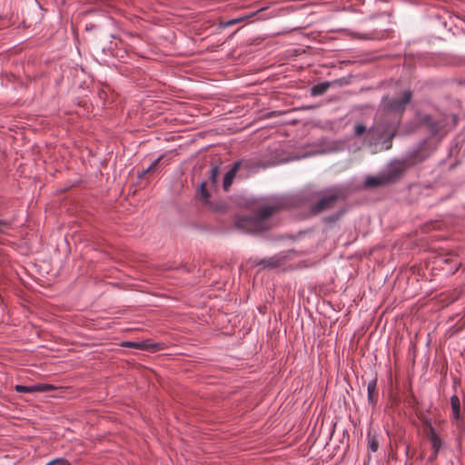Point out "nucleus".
<instances>
[{"instance_id": "obj_1", "label": "nucleus", "mask_w": 465, "mask_h": 465, "mask_svg": "<svg viewBox=\"0 0 465 465\" xmlns=\"http://www.w3.org/2000/svg\"><path fill=\"white\" fill-rule=\"evenodd\" d=\"M421 161L422 159L419 158L418 152L408 154L401 159H395L378 175L367 176L363 183V187L371 189L393 184L400 181L409 169Z\"/></svg>"}, {"instance_id": "obj_2", "label": "nucleus", "mask_w": 465, "mask_h": 465, "mask_svg": "<svg viewBox=\"0 0 465 465\" xmlns=\"http://www.w3.org/2000/svg\"><path fill=\"white\" fill-rule=\"evenodd\" d=\"M280 203L259 206L252 215L239 217L235 223L236 227L250 233H259L268 231L270 227L267 220L282 209Z\"/></svg>"}, {"instance_id": "obj_3", "label": "nucleus", "mask_w": 465, "mask_h": 465, "mask_svg": "<svg viewBox=\"0 0 465 465\" xmlns=\"http://www.w3.org/2000/svg\"><path fill=\"white\" fill-rule=\"evenodd\" d=\"M459 121V117L455 114H444L439 119H434L430 114H424L421 117V123L424 124L431 136L446 135L455 128Z\"/></svg>"}, {"instance_id": "obj_4", "label": "nucleus", "mask_w": 465, "mask_h": 465, "mask_svg": "<svg viewBox=\"0 0 465 465\" xmlns=\"http://www.w3.org/2000/svg\"><path fill=\"white\" fill-rule=\"evenodd\" d=\"M328 192V194L311 205L310 212L312 215H318L324 211L332 209L339 200L346 198V194L341 190H329Z\"/></svg>"}, {"instance_id": "obj_5", "label": "nucleus", "mask_w": 465, "mask_h": 465, "mask_svg": "<svg viewBox=\"0 0 465 465\" xmlns=\"http://www.w3.org/2000/svg\"><path fill=\"white\" fill-rule=\"evenodd\" d=\"M397 134V126L386 124H377L368 130V134L374 141L384 139L385 143H389L386 146L387 149L391 147L392 139Z\"/></svg>"}, {"instance_id": "obj_6", "label": "nucleus", "mask_w": 465, "mask_h": 465, "mask_svg": "<svg viewBox=\"0 0 465 465\" xmlns=\"http://www.w3.org/2000/svg\"><path fill=\"white\" fill-rule=\"evenodd\" d=\"M252 164L248 160H239L236 161L232 168L224 174L223 181V188L225 192H228L233 183L234 178L236 177L237 172L241 169H244L246 171L251 170Z\"/></svg>"}, {"instance_id": "obj_7", "label": "nucleus", "mask_w": 465, "mask_h": 465, "mask_svg": "<svg viewBox=\"0 0 465 465\" xmlns=\"http://www.w3.org/2000/svg\"><path fill=\"white\" fill-rule=\"evenodd\" d=\"M412 98V92L406 90L402 93L401 98H392L383 101L384 108L390 112L402 114L405 111L406 105L411 103Z\"/></svg>"}, {"instance_id": "obj_8", "label": "nucleus", "mask_w": 465, "mask_h": 465, "mask_svg": "<svg viewBox=\"0 0 465 465\" xmlns=\"http://www.w3.org/2000/svg\"><path fill=\"white\" fill-rule=\"evenodd\" d=\"M289 259V255L281 252L268 259H260L255 262L256 265L262 266L263 269H275L283 265Z\"/></svg>"}, {"instance_id": "obj_9", "label": "nucleus", "mask_w": 465, "mask_h": 465, "mask_svg": "<svg viewBox=\"0 0 465 465\" xmlns=\"http://www.w3.org/2000/svg\"><path fill=\"white\" fill-rule=\"evenodd\" d=\"M426 433H427V437L431 444V448H432V450H433V453L431 455V457L430 458V460H434L437 458L438 456V453L440 451V450L441 449L442 447V440L441 438L440 437V435L437 433L435 428L430 424L426 430Z\"/></svg>"}, {"instance_id": "obj_10", "label": "nucleus", "mask_w": 465, "mask_h": 465, "mask_svg": "<svg viewBox=\"0 0 465 465\" xmlns=\"http://www.w3.org/2000/svg\"><path fill=\"white\" fill-rule=\"evenodd\" d=\"M54 388L51 384H35L32 386L15 385V390L19 393L47 392Z\"/></svg>"}, {"instance_id": "obj_11", "label": "nucleus", "mask_w": 465, "mask_h": 465, "mask_svg": "<svg viewBox=\"0 0 465 465\" xmlns=\"http://www.w3.org/2000/svg\"><path fill=\"white\" fill-rule=\"evenodd\" d=\"M377 377L375 376L372 380L368 382L367 393H368V404L374 410L379 401V391L377 389Z\"/></svg>"}, {"instance_id": "obj_12", "label": "nucleus", "mask_w": 465, "mask_h": 465, "mask_svg": "<svg viewBox=\"0 0 465 465\" xmlns=\"http://www.w3.org/2000/svg\"><path fill=\"white\" fill-rule=\"evenodd\" d=\"M347 213V209L345 207L340 208L336 212L332 213L330 215L324 216L322 219L323 224H325L329 228H332L336 223H338Z\"/></svg>"}, {"instance_id": "obj_13", "label": "nucleus", "mask_w": 465, "mask_h": 465, "mask_svg": "<svg viewBox=\"0 0 465 465\" xmlns=\"http://www.w3.org/2000/svg\"><path fill=\"white\" fill-rule=\"evenodd\" d=\"M140 350L155 352L164 349L163 343L153 342L151 340L140 341Z\"/></svg>"}, {"instance_id": "obj_14", "label": "nucleus", "mask_w": 465, "mask_h": 465, "mask_svg": "<svg viewBox=\"0 0 465 465\" xmlns=\"http://www.w3.org/2000/svg\"><path fill=\"white\" fill-rule=\"evenodd\" d=\"M330 85L331 84L329 82L317 84L311 88V94L314 96L323 94L328 90Z\"/></svg>"}, {"instance_id": "obj_15", "label": "nucleus", "mask_w": 465, "mask_h": 465, "mask_svg": "<svg viewBox=\"0 0 465 465\" xmlns=\"http://www.w3.org/2000/svg\"><path fill=\"white\" fill-rule=\"evenodd\" d=\"M450 406L454 419L458 420L460 417V402L457 395L450 397Z\"/></svg>"}, {"instance_id": "obj_16", "label": "nucleus", "mask_w": 465, "mask_h": 465, "mask_svg": "<svg viewBox=\"0 0 465 465\" xmlns=\"http://www.w3.org/2000/svg\"><path fill=\"white\" fill-rule=\"evenodd\" d=\"M368 448L372 452H376L379 449V440L375 435H371L368 432Z\"/></svg>"}, {"instance_id": "obj_17", "label": "nucleus", "mask_w": 465, "mask_h": 465, "mask_svg": "<svg viewBox=\"0 0 465 465\" xmlns=\"http://www.w3.org/2000/svg\"><path fill=\"white\" fill-rule=\"evenodd\" d=\"M218 176H219V166L215 165L210 171L209 179H210V182H211L212 185H214V186L217 185V183H218Z\"/></svg>"}, {"instance_id": "obj_18", "label": "nucleus", "mask_w": 465, "mask_h": 465, "mask_svg": "<svg viewBox=\"0 0 465 465\" xmlns=\"http://www.w3.org/2000/svg\"><path fill=\"white\" fill-rule=\"evenodd\" d=\"M162 161H163V163H165V164L169 163V160L166 159V154L165 153L161 154L157 159H155L150 164V166L148 167V170L150 172H153Z\"/></svg>"}, {"instance_id": "obj_19", "label": "nucleus", "mask_w": 465, "mask_h": 465, "mask_svg": "<svg viewBox=\"0 0 465 465\" xmlns=\"http://www.w3.org/2000/svg\"><path fill=\"white\" fill-rule=\"evenodd\" d=\"M199 192L203 200L207 201L209 199L210 193H209L208 190L206 189L205 182L201 183Z\"/></svg>"}, {"instance_id": "obj_20", "label": "nucleus", "mask_w": 465, "mask_h": 465, "mask_svg": "<svg viewBox=\"0 0 465 465\" xmlns=\"http://www.w3.org/2000/svg\"><path fill=\"white\" fill-rule=\"evenodd\" d=\"M46 465H71V462L64 458H57L49 461Z\"/></svg>"}, {"instance_id": "obj_21", "label": "nucleus", "mask_w": 465, "mask_h": 465, "mask_svg": "<svg viewBox=\"0 0 465 465\" xmlns=\"http://www.w3.org/2000/svg\"><path fill=\"white\" fill-rule=\"evenodd\" d=\"M12 223L8 220L0 219V233H5L6 230L10 229Z\"/></svg>"}, {"instance_id": "obj_22", "label": "nucleus", "mask_w": 465, "mask_h": 465, "mask_svg": "<svg viewBox=\"0 0 465 465\" xmlns=\"http://www.w3.org/2000/svg\"><path fill=\"white\" fill-rule=\"evenodd\" d=\"M121 346L125 347V348H134V349H137V350H140V347H141L140 341H123Z\"/></svg>"}, {"instance_id": "obj_23", "label": "nucleus", "mask_w": 465, "mask_h": 465, "mask_svg": "<svg viewBox=\"0 0 465 465\" xmlns=\"http://www.w3.org/2000/svg\"><path fill=\"white\" fill-rule=\"evenodd\" d=\"M367 128L364 124H358L355 125V135L357 136H360L364 132H366Z\"/></svg>"}, {"instance_id": "obj_24", "label": "nucleus", "mask_w": 465, "mask_h": 465, "mask_svg": "<svg viewBox=\"0 0 465 465\" xmlns=\"http://www.w3.org/2000/svg\"><path fill=\"white\" fill-rule=\"evenodd\" d=\"M242 20H243L242 17V18H238V19H232V20L227 21L224 25H225V26H228V25H234V24H236V23H238L240 21H242Z\"/></svg>"}, {"instance_id": "obj_25", "label": "nucleus", "mask_w": 465, "mask_h": 465, "mask_svg": "<svg viewBox=\"0 0 465 465\" xmlns=\"http://www.w3.org/2000/svg\"><path fill=\"white\" fill-rule=\"evenodd\" d=\"M148 173H150V171L148 170V168H146L145 170H143L140 173H138L137 178L139 180H142Z\"/></svg>"}, {"instance_id": "obj_26", "label": "nucleus", "mask_w": 465, "mask_h": 465, "mask_svg": "<svg viewBox=\"0 0 465 465\" xmlns=\"http://www.w3.org/2000/svg\"><path fill=\"white\" fill-rule=\"evenodd\" d=\"M405 450H406V455L408 456L409 455V450H410L409 444H405Z\"/></svg>"}]
</instances>
